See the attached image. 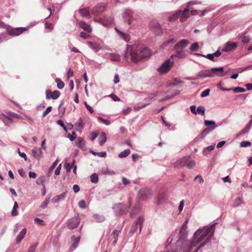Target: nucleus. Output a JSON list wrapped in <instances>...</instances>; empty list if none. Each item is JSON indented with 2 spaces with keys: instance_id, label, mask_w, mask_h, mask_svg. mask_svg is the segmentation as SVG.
Instances as JSON below:
<instances>
[{
  "instance_id": "f257e3e1",
  "label": "nucleus",
  "mask_w": 252,
  "mask_h": 252,
  "mask_svg": "<svg viewBox=\"0 0 252 252\" xmlns=\"http://www.w3.org/2000/svg\"><path fill=\"white\" fill-rule=\"evenodd\" d=\"M126 46L124 57L128 62L137 63L142 58L149 57L151 55V52L148 48L137 49L135 46L126 45Z\"/></svg>"
},
{
  "instance_id": "f03ea898",
  "label": "nucleus",
  "mask_w": 252,
  "mask_h": 252,
  "mask_svg": "<svg viewBox=\"0 0 252 252\" xmlns=\"http://www.w3.org/2000/svg\"><path fill=\"white\" fill-rule=\"evenodd\" d=\"M217 224V222L214 223L210 226H205L202 228L197 230L193 235V239L190 242L186 244L187 250H184V252H190L193 247L201 241H202L209 233L211 232L213 227Z\"/></svg>"
},
{
  "instance_id": "7ed1b4c3",
  "label": "nucleus",
  "mask_w": 252,
  "mask_h": 252,
  "mask_svg": "<svg viewBox=\"0 0 252 252\" xmlns=\"http://www.w3.org/2000/svg\"><path fill=\"white\" fill-rule=\"evenodd\" d=\"M189 43V41L186 39H182L177 43L173 48L175 54L171 55L170 58L172 59L177 57L180 59L185 58L187 55L184 49L187 47Z\"/></svg>"
},
{
  "instance_id": "20e7f679",
  "label": "nucleus",
  "mask_w": 252,
  "mask_h": 252,
  "mask_svg": "<svg viewBox=\"0 0 252 252\" xmlns=\"http://www.w3.org/2000/svg\"><path fill=\"white\" fill-rule=\"evenodd\" d=\"M198 3L196 1H189L187 5V7L185 8L183 11L179 10L176 12L174 14L172 15L171 17L170 18V20H176L178 18H180V20L181 22H183L185 21L187 18L189 17V12L190 9L189 7L190 5H193Z\"/></svg>"
},
{
  "instance_id": "39448f33",
  "label": "nucleus",
  "mask_w": 252,
  "mask_h": 252,
  "mask_svg": "<svg viewBox=\"0 0 252 252\" xmlns=\"http://www.w3.org/2000/svg\"><path fill=\"white\" fill-rule=\"evenodd\" d=\"M128 203V205L122 203L115 204L112 207L115 215L116 216H121L126 214L132 205L131 198L129 199Z\"/></svg>"
},
{
  "instance_id": "423d86ee",
  "label": "nucleus",
  "mask_w": 252,
  "mask_h": 252,
  "mask_svg": "<svg viewBox=\"0 0 252 252\" xmlns=\"http://www.w3.org/2000/svg\"><path fill=\"white\" fill-rule=\"evenodd\" d=\"M204 125L207 127L204 128L200 133V137L203 139L209 133L215 130L217 127L221 125L220 123L216 124L213 120H205Z\"/></svg>"
},
{
  "instance_id": "0eeeda50",
  "label": "nucleus",
  "mask_w": 252,
  "mask_h": 252,
  "mask_svg": "<svg viewBox=\"0 0 252 252\" xmlns=\"http://www.w3.org/2000/svg\"><path fill=\"white\" fill-rule=\"evenodd\" d=\"M154 192L151 189L143 188L138 191L137 197L141 200H146L151 198Z\"/></svg>"
},
{
  "instance_id": "6e6552de",
  "label": "nucleus",
  "mask_w": 252,
  "mask_h": 252,
  "mask_svg": "<svg viewBox=\"0 0 252 252\" xmlns=\"http://www.w3.org/2000/svg\"><path fill=\"white\" fill-rule=\"evenodd\" d=\"M27 29L24 27L12 28L9 25L7 27V34L12 36H18L25 31H27Z\"/></svg>"
},
{
  "instance_id": "1a4fd4ad",
  "label": "nucleus",
  "mask_w": 252,
  "mask_h": 252,
  "mask_svg": "<svg viewBox=\"0 0 252 252\" xmlns=\"http://www.w3.org/2000/svg\"><path fill=\"white\" fill-rule=\"evenodd\" d=\"M150 28L156 35H160L163 31L159 23L156 20H153L150 23Z\"/></svg>"
},
{
  "instance_id": "9d476101",
  "label": "nucleus",
  "mask_w": 252,
  "mask_h": 252,
  "mask_svg": "<svg viewBox=\"0 0 252 252\" xmlns=\"http://www.w3.org/2000/svg\"><path fill=\"white\" fill-rule=\"evenodd\" d=\"M80 222V219L78 214L67 220L66 226L69 229H74L76 228Z\"/></svg>"
},
{
  "instance_id": "9b49d317",
  "label": "nucleus",
  "mask_w": 252,
  "mask_h": 252,
  "mask_svg": "<svg viewBox=\"0 0 252 252\" xmlns=\"http://www.w3.org/2000/svg\"><path fill=\"white\" fill-rule=\"evenodd\" d=\"M144 218L143 216H139L132 224L130 229V233L134 234L137 229L138 225L139 226L140 232L141 231L143 223L144 222Z\"/></svg>"
},
{
  "instance_id": "f8f14e48",
  "label": "nucleus",
  "mask_w": 252,
  "mask_h": 252,
  "mask_svg": "<svg viewBox=\"0 0 252 252\" xmlns=\"http://www.w3.org/2000/svg\"><path fill=\"white\" fill-rule=\"evenodd\" d=\"M210 70L212 75L216 74L218 77H222L227 75L228 72L230 71L232 69L229 68L227 71H225L223 67H219L212 68Z\"/></svg>"
},
{
  "instance_id": "ddd939ff",
  "label": "nucleus",
  "mask_w": 252,
  "mask_h": 252,
  "mask_svg": "<svg viewBox=\"0 0 252 252\" xmlns=\"http://www.w3.org/2000/svg\"><path fill=\"white\" fill-rule=\"evenodd\" d=\"M94 21L98 22L103 26L107 27L112 25L114 21V18L112 16H105L103 18H95Z\"/></svg>"
},
{
  "instance_id": "4468645a",
  "label": "nucleus",
  "mask_w": 252,
  "mask_h": 252,
  "mask_svg": "<svg viewBox=\"0 0 252 252\" xmlns=\"http://www.w3.org/2000/svg\"><path fill=\"white\" fill-rule=\"evenodd\" d=\"M173 63V62H171L170 60L168 59L158 67V71L161 73H166L170 70Z\"/></svg>"
},
{
  "instance_id": "2eb2a0df",
  "label": "nucleus",
  "mask_w": 252,
  "mask_h": 252,
  "mask_svg": "<svg viewBox=\"0 0 252 252\" xmlns=\"http://www.w3.org/2000/svg\"><path fill=\"white\" fill-rule=\"evenodd\" d=\"M238 43L237 42H232L230 41L227 42L223 48L221 49L222 52H230L234 51L237 47Z\"/></svg>"
},
{
  "instance_id": "dca6fc26",
  "label": "nucleus",
  "mask_w": 252,
  "mask_h": 252,
  "mask_svg": "<svg viewBox=\"0 0 252 252\" xmlns=\"http://www.w3.org/2000/svg\"><path fill=\"white\" fill-rule=\"evenodd\" d=\"M105 6L103 3L98 4L94 6L92 12L94 16H98L101 14L105 10Z\"/></svg>"
},
{
  "instance_id": "f3484780",
  "label": "nucleus",
  "mask_w": 252,
  "mask_h": 252,
  "mask_svg": "<svg viewBox=\"0 0 252 252\" xmlns=\"http://www.w3.org/2000/svg\"><path fill=\"white\" fill-rule=\"evenodd\" d=\"M133 12L129 9H127L125 10L124 14V18L128 25H130L133 19Z\"/></svg>"
},
{
  "instance_id": "a211bd4d",
  "label": "nucleus",
  "mask_w": 252,
  "mask_h": 252,
  "mask_svg": "<svg viewBox=\"0 0 252 252\" xmlns=\"http://www.w3.org/2000/svg\"><path fill=\"white\" fill-rule=\"evenodd\" d=\"M190 159L189 156H186L177 160L175 163V166L177 168H181L186 165Z\"/></svg>"
},
{
  "instance_id": "6ab92c4d",
  "label": "nucleus",
  "mask_w": 252,
  "mask_h": 252,
  "mask_svg": "<svg viewBox=\"0 0 252 252\" xmlns=\"http://www.w3.org/2000/svg\"><path fill=\"white\" fill-rule=\"evenodd\" d=\"M80 236L76 237L74 235H73L71 237V241L73 243L71 247L67 252H72L75 249H76L78 247V245L80 242Z\"/></svg>"
},
{
  "instance_id": "aec40b11",
  "label": "nucleus",
  "mask_w": 252,
  "mask_h": 252,
  "mask_svg": "<svg viewBox=\"0 0 252 252\" xmlns=\"http://www.w3.org/2000/svg\"><path fill=\"white\" fill-rule=\"evenodd\" d=\"M87 44L88 46L94 52L97 53L101 49V46L95 42L92 41H87Z\"/></svg>"
},
{
  "instance_id": "412c9836",
  "label": "nucleus",
  "mask_w": 252,
  "mask_h": 252,
  "mask_svg": "<svg viewBox=\"0 0 252 252\" xmlns=\"http://www.w3.org/2000/svg\"><path fill=\"white\" fill-rule=\"evenodd\" d=\"M32 156L36 159L39 160L41 158L42 152L39 148L37 147H33L32 150Z\"/></svg>"
},
{
  "instance_id": "4be33fe9",
  "label": "nucleus",
  "mask_w": 252,
  "mask_h": 252,
  "mask_svg": "<svg viewBox=\"0 0 252 252\" xmlns=\"http://www.w3.org/2000/svg\"><path fill=\"white\" fill-rule=\"evenodd\" d=\"M66 195V191L62 192L60 194L54 196L52 199V202L54 203H56L60 201H63L65 199Z\"/></svg>"
},
{
  "instance_id": "5701e85b",
  "label": "nucleus",
  "mask_w": 252,
  "mask_h": 252,
  "mask_svg": "<svg viewBox=\"0 0 252 252\" xmlns=\"http://www.w3.org/2000/svg\"><path fill=\"white\" fill-rule=\"evenodd\" d=\"M78 26L80 28L82 29L84 31L87 32L88 33H90L92 31V28L90 25L82 21L78 22Z\"/></svg>"
},
{
  "instance_id": "b1692460",
  "label": "nucleus",
  "mask_w": 252,
  "mask_h": 252,
  "mask_svg": "<svg viewBox=\"0 0 252 252\" xmlns=\"http://www.w3.org/2000/svg\"><path fill=\"white\" fill-rule=\"evenodd\" d=\"M166 199V194L164 191H159V193L158 194L157 200V204L159 205L162 203L164 200Z\"/></svg>"
},
{
  "instance_id": "393cba45",
  "label": "nucleus",
  "mask_w": 252,
  "mask_h": 252,
  "mask_svg": "<svg viewBox=\"0 0 252 252\" xmlns=\"http://www.w3.org/2000/svg\"><path fill=\"white\" fill-rule=\"evenodd\" d=\"M140 208H141L140 204L139 202H137V203H136L134 205V206H133L131 211L130 212V213L129 214L130 217L131 218H134L136 215V214H137V213L138 212V211H139Z\"/></svg>"
},
{
  "instance_id": "a878e982",
  "label": "nucleus",
  "mask_w": 252,
  "mask_h": 252,
  "mask_svg": "<svg viewBox=\"0 0 252 252\" xmlns=\"http://www.w3.org/2000/svg\"><path fill=\"white\" fill-rule=\"evenodd\" d=\"M197 76L204 78L213 77L214 75L211 74V70H202L198 73Z\"/></svg>"
},
{
  "instance_id": "bb28decb",
  "label": "nucleus",
  "mask_w": 252,
  "mask_h": 252,
  "mask_svg": "<svg viewBox=\"0 0 252 252\" xmlns=\"http://www.w3.org/2000/svg\"><path fill=\"white\" fill-rule=\"evenodd\" d=\"M27 232V229L26 228H24L20 231L19 234L17 235L16 238V244H19L21 241L24 239L25 236V235Z\"/></svg>"
},
{
  "instance_id": "cd10ccee",
  "label": "nucleus",
  "mask_w": 252,
  "mask_h": 252,
  "mask_svg": "<svg viewBox=\"0 0 252 252\" xmlns=\"http://www.w3.org/2000/svg\"><path fill=\"white\" fill-rule=\"evenodd\" d=\"M78 12L82 17L86 19H89L90 18V12L87 8H80Z\"/></svg>"
},
{
  "instance_id": "c85d7f7f",
  "label": "nucleus",
  "mask_w": 252,
  "mask_h": 252,
  "mask_svg": "<svg viewBox=\"0 0 252 252\" xmlns=\"http://www.w3.org/2000/svg\"><path fill=\"white\" fill-rule=\"evenodd\" d=\"M76 145L80 149H85L86 148L85 141L83 138L79 137L76 142Z\"/></svg>"
},
{
  "instance_id": "c756f323",
  "label": "nucleus",
  "mask_w": 252,
  "mask_h": 252,
  "mask_svg": "<svg viewBox=\"0 0 252 252\" xmlns=\"http://www.w3.org/2000/svg\"><path fill=\"white\" fill-rule=\"evenodd\" d=\"M98 142L100 146H102L107 140V136L104 132H101L98 136Z\"/></svg>"
},
{
  "instance_id": "7c9ffc66",
  "label": "nucleus",
  "mask_w": 252,
  "mask_h": 252,
  "mask_svg": "<svg viewBox=\"0 0 252 252\" xmlns=\"http://www.w3.org/2000/svg\"><path fill=\"white\" fill-rule=\"evenodd\" d=\"M244 202L240 197H237L234 200L231 206L233 208H237L239 207L241 204Z\"/></svg>"
},
{
  "instance_id": "2f4dec72",
  "label": "nucleus",
  "mask_w": 252,
  "mask_h": 252,
  "mask_svg": "<svg viewBox=\"0 0 252 252\" xmlns=\"http://www.w3.org/2000/svg\"><path fill=\"white\" fill-rule=\"evenodd\" d=\"M215 146V144L210 145L205 148L202 151L203 154L204 155H208L211 151H213L214 149Z\"/></svg>"
},
{
  "instance_id": "473e14b6",
  "label": "nucleus",
  "mask_w": 252,
  "mask_h": 252,
  "mask_svg": "<svg viewBox=\"0 0 252 252\" xmlns=\"http://www.w3.org/2000/svg\"><path fill=\"white\" fill-rule=\"evenodd\" d=\"M110 59L112 61L119 62L121 61V56L119 54L112 53L110 55Z\"/></svg>"
},
{
  "instance_id": "72a5a7b5",
  "label": "nucleus",
  "mask_w": 252,
  "mask_h": 252,
  "mask_svg": "<svg viewBox=\"0 0 252 252\" xmlns=\"http://www.w3.org/2000/svg\"><path fill=\"white\" fill-rule=\"evenodd\" d=\"M180 94L179 90H176L170 96H167L164 98H162L160 100V101H163L166 100H168L173 98L175 96L177 95Z\"/></svg>"
},
{
  "instance_id": "f704fd0d",
  "label": "nucleus",
  "mask_w": 252,
  "mask_h": 252,
  "mask_svg": "<svg viewBox=\"0 0 252 252\" xmlns=\"http://www.w3.org/2000/svg\"><path fill=\"white\" fill-rule=\"evenodd\" d=\"M93 217L99 222H103L105 220V217L102 215L95 214L93 215Z\"/></svg>"
},
{
  "instance_id": "c9c22d12",
  "label": "nucleus",
  "mask_w": 252,
  "mask_h": 252,
  "mask_svg": "<svg viewBox=\"0 0 252 252\" xmlns=\"http://www.w3.org/2000/svg\"><path fill=\"white\" fill-rule=\"evenodd\" d=\"M130 150L129 149H127L124 150V151L121 152L119 154L118 156L120 158H126V157H127L130 154Z\"/></svg>"
},
{
  "instance_id": "e433bc0d",
  "label": "nucleus",
  "mask_w": 252,
  "mask_h": 252,
  "mask_svg": "<svg viewBox=\"0 0 252 252\" xmlns=\"http://www.w3.org/2000/svg\"><path fill=\"white\" fill-rule=\"evenodd\" d=\"M55 82L57 83V88L60 89H63L64 86V84L61 79L57 78L55 79Z\"/></svg>"
},
{
  "instance_id": "4c0bfd02",
  "label": "nucleus",
  "mask_w": 252,
  "mask_h": 252,
  "mask_svg": "<svg viewBox=\"0 0 252 252\" xmlns=\"http://www.w3.org/2000/svg\"><path fill=\"white\" fill-rule=\"evenodd\" d=\"M188 231L187 229H180L179 232V236L180 239H184L187 237Z\"/></svg>"
},
{
  "instance_id": "58836bf2",
  "label": "nucleus",
  "mask_w": 252,
  "mask_h": 252,
  "mask_svg": "<svg viewBox=\"0 0 252 252\" xmlns=\"http://www.w3.org/2000/svg\"><path fill=\"white\" fill-rule=\"evenodd\" d=\"M45 180V177L44 176H41L38 177L36 180V183L38 185H42L44 187V182Z\"/></svg>"
},
{
  "instance_id": "ea45409f",
  "label": "nucleus",
  "mask_w": 252,
  "mask_h": 252,
  "mask_svg": "<svg viewBox=\"0 0 252 252\" xmlns=\"http://www.w3.org/2000/svg\"><path fill=\"white\" fill-rule=\"evenodd\" d=\"M199 46L198 42H194L192 43L190 47L189 50L192 52H196L198 50Z\"/></svg>"
},
{
  "instance_id": "a19ab883",
  "label": "nucleus",
  "mask_w": 252,
  "mask_h": 252,
  "mask_svg": "<svg viewBox=\"0 0 252 252\" xmlns=\"http://www.w3.org/2000/svg\"><path fill=\"white\" fill-rule=\"evenodd\" d=\"M18 208V203L16 202H14V206L13 207V209L11 211V216H16L18 215V212L17 210Z\"/></svg>"
},
{
  "instance_id": "79ce46f5",
  "label": "nucleus",
  "mask_w": 252,
  "mask_h": 252,
  "mask_svg": "<svg viewBox=\"0 0 252 252\" xmlns=\"http://www.w3.org/2000/svg\"><path fill=\"white\" fill-rule=\"evenodd\" d=\"M91 182L93 183L96 184L98 182V177L96 173H93L90 177Z\"/></svg>"
},
{
  "instance_id": "37998d69",
  "label": "nucleus",
  "mask_w": 252,
  "mask_h": 252,
  "mask_svg": "<svg viewBox=\"0 0 252 252\" xmlns=\"http://www.w3.org/2000/svg\"><path fill=\"white\" fill-rule=\"evenodd\" d=\"M116 32L120 33L122 35V37L126 41H127L129 40V35L123 32L120 31L117 28H115Z\"/></svg>"
},
{
  "instance_id": "c03bdc74",
  "label": "nucleus",
  "mask_w": 252,
  "mask_h": 252,
  "mask_svg": "<svg viewBox=\"0 0 252 252\" xmlns=\"http://www.w3.org/2000/svg\"><path fill=\"white\" fill-rule=\"evenodd\" d=\"M90 152L94 156H98L101 158L105 157L106 156V153L105 152H96L91 151Z\"/></svg>"
},
{
  "instance_id": "a18cd8bd",
  "label": "nucleus",
  "mask_w": 252,
  "mask_h": 252,
  "mask_svg": "<svg viewBox=\"0 0 252 252\" xmlns=\"http://www.w3.org/2000/svg\"><path fill=\"white\" fill-rule=\"evenodd\" d=\"M205 108L203 106H199L197 108V114H199L202 116L205 114Z\"/></svg>"
},
{
  "instance_id": "49530a36",
  "label": "nucleus",
  "mask_w": 252,
  "mask_h": 252,
  "mask_svg": "<svg viewBox=\"0 0 252 252\" xmlns=\"http://www.w3.org/2000/svg\"><path fill=\"white\" fill-rule=\"evenodd\" d=\"M60 95V92L59 91H54L51 95V97L53 99H57Z\"/></svg>"
},
{
  "instance_id": "de8ad7c7",
  "label": "nucleus",
  "mask_w": 252,
  "mask_h": 252,
  "mask_svg": "<svg viewBox=\"0 0 252 252\" xmlns=\"http://www.w3.org/2000/svg\"><path fill=\"white\" fill-rule=\"evenodd\" d=\"M97 120L101 123L105 124L106 126H109L110 125L111 123L109 120L104 119L103 118L101 117H98Z\"/></svg>"
},
{
  "instance_id": "09e8293b",
  "label": "nucleus",
  "mask_w": 252,
  "mask_h": 252,
  "mask_svg": "<svg viewBox=\"0 0 252 252\" xmlns=\"http://www.w3.org/2000/svg\"><path fill=\"white\" fill-rule=\"evenodd\" d=\"M232 90L235 93H244L246 91V90L244 88L240 87L232 88Z\"/></svg>"
},
{
  "instance_id": "8fccbe9b",
  "label": "nucleus",
  "mask_w": 252,
  "mask_h": 252,
  "mask_svg": "<svg viewBox=\"0 0 252 252\" xmlns=\"http://www.w3.org/2000/svg\"><path fill=\"white\" fill-rule=\"evenodd\" d=\"M57 124L60 126L62 127L63 128V130L67 132V128L66 126L64 124V123L63 120H59L57 121Z\"/></svg>"
},
{
  "instance_id": "3c124183",
  "label": "nucleus",
  "mask_w": 252,
  "mask_h": 252,
  "mask_svg": "<svg viewBox=\"0 0 252 252\" xmlns=\"http://www.w3.org/2000/svg\"><path fill=\"white\" fill-rule=\"evenodd\" d=\"M241 41L243 43H247L250 40V37H249V36H248V35H245L244 34V35H242L241 36Z\"/></svg>"
},
{
  "instance_id": "603ef678",
  "label": "nucleus",
  "mask_w": 252,
  "mask_h": 252,
  "mask_svg": "<svg viewBox=\"0 0 252 252\" xmlns=\"http://www.w3.org/2000/svg\"><path fill=\"white\" fill-rule=\"evenodd\" d=\"M251 145V142L248 141H243L240 143V146L241 147H250Z\"/></svg>"
},
{
  "instance_id": "864d4df0",
  "label": "nucleus",
  "mask_w": 252,
  "mask_h": 252,
  "mask_svg": "<svg viewBox=\"0 0 252 252\" xmlns=\"http://www.w3.org/2000/svg\"><path fill=\"white\" fill-rule=\"evenodd\" d=\"M74 165V164H71V163L65 162L64 166L65 168H66V171L67 172H70L71 169L73 168Z\"/></svg>"
},
{
  "instance_id": "5fc2aeb1",
  "label": "nucleus",
  "mask_w": 252,
  "mask_h": 252,
  "mask_svg": "<svg viewBox=\"0 0 252 252\" xmlns=\"http://www.w3.org/2000/svg\"><path fill=\"white\" fill-rule=\"evenodd\" d=\"M76 125L81 128H82L84 126L83 120L82 118H79L76 123Z\"/></svg>"
},
{
  "instance_id": "6e6d98bb",
  "label": "nucleus",
  "mask_w": 252,
  "mask_h": 252,
  "mask_svg": "<svg viewBox=\"0 0 252 252\" xmlns=\"http://www.w3.org/2000/svg\"><path fill=\"white\" fill-rule=\"evenodd\" d=\"M34 220L35 222L37 223L39 225L45 226L46 225L44 220L39 218H34Z\"/></svg>"
},
{
  "instance_id": "4d7b16f0",
  "label": "nucleus",
  "mask_w": 252,
  "mask_h": 252,
  "mask_svg": "<svg viewBox=\"0 0 252 252\" xmlns=\"http://www.w3.org/2000/svg\"><path fill=\"white\" fill-rule=\"evenodd\" d=\"M67 137L71 141L74 140L76 137V132L74 131L72 132L71 134L68 133Z\"/></svg>"
},
{
  "instance_id": "13d9d810",
  "label": "nucleus",
  "mask_w": 252,
  "mask_h": 252,
  "mask_svg": "<svg viewBox=\"0 0 252 252\" xmlns=\"http://www.w3.org/2000/svg\"><path fill=\"white\" fill-rule=\"evenodd\" d=\"M50 202L49 198H46L44 202L40 205L41 208L44 209L46 208L47 205L49 204Z\"/></svg>"
},
{
  "instance_id": "bf43d9fd",
  "label": "nucleus",
  "mask_w": 252,
  "mask_h": 252,
  "mask_svg": "<svg viewBox=\"0 0 252 252\" xmlns=\"http://www.w3.org/2000/svg\"><path fill=\"white\" fill-rule=\"evenodd\" d=\"M195 162L193 160H191L190 161L189 160L186 164L187 166L189 169L192 168L195 166Z\"/></svg>"
},
{
  "instance_id": "052dcab7",
  "label": "nucleus",
  "mask_w": 252,
  "mask_h": 252,
  "mask_svg": "<svg viewBox=\"0 0 252 252\" xmlns=\"http://www.w3.org/2000/svg\"><path fill=\"white\" fill-rule=\"evenodd\" d=\"M210 90L209 89H206L205 90L202 92L200 94L201 97H205L209 95Z\"/></svg>"
},
{
  "instance_id": "680f3d73",
  "label": "nucleus",
  "mask_w": 252,
  "mask_h": 252,
  "mask_svg": "<svg viewBox=\"0 0 252 252\" xmlns=\"http://www.w3.org/2000/svg\"><path fill=\"white\" fill-rule=\"evenodd\" d=\"M147 105V104H142V103H139V104H137V105H135L134 106V109L136 110H140V109H142L143 108H144L145 107H146V106Z\"/></svg>"
},
{
  "instance_id": "e2e57ef3",
  "label": "nucleus",
  "mask_w": 252,
  "mask_h": 252,
  "mask_svg": "<svg viewBox=\"0 0 252 252\" xmlns=\"http://www.w3.org/2000/svg\"><path fill=\"white\" fill-rule=\"evenodd\" d=\"M38 245V243H35L30 246L27 252H35V249Z\"/></svg>"
},
{
  "instance_id": "0e129e2a",
  "label": "nucleus",
  "mask_w": 252,
  "mask_h": 252,
  "mask_svg": "<svg viewBox=\"0 0 252 252\" xmlns=\"http://www.w3.org/2000/svg\"><path fill=\"white\" fill-rule=\"evenodd\" d=\"M7 114L9 117L11 118H14L16 119H19L20 118V116L19 114L14 112H9Z\"/></svg>"
},
{
  "instance_id": "69168bd1",
  "label": "nucleus",
  "mask_w": 252,
  "mask_h": 252,
  "mask_svg": "<svg viewBox=\"0 0 252 252\" xmlns=\"http://www.w3.org/2000/svg\"><path fill=\"white\" fill-rule=\"evenodd\" d=\"M78 206L81 209H85L86 208V203L84 200L80 201L78 203Z\"/></svg>"
},
{
  "instance_id": "338daca9",
  "label": "nucleus",
  "mask_w": 252,
  "mask_h": 252,
  "mask_svg": "<svg viewBox=\"0 0 252 252\" xmlns=\"http://www.w3.org/2000/svg\"><path fill=\"white\" fill-rule=\"evenodd\" d=\"M204 57L207 58L211 61L216 62V60L215 59L213 54H208L207 55H205Z\"/></svg>"
},
{
  "instance_id": "774afa93",
  "label": "nucleus",
  "mask_w": 252,
  "mask_h": 252,
  "mask_svg": "<svg viewBox=\"0 0 252 252\" xmlns=\"http://www.w3.org/2000/svg\"><path fill=\"white\" fill-rule=\"evenodd\" d=\"M80 35L81 37L83 38V39H87L90 37V35L88 33H87L84 32H80Z\"/></svg>"
}]
</instances>
